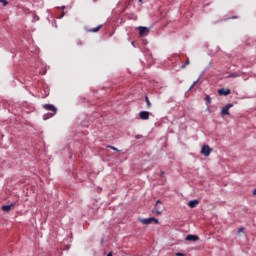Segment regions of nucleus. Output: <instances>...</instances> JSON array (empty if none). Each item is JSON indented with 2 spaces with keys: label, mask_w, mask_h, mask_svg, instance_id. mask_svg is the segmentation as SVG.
I'll use <instances>...</instances> for the list:
<instances>
[{
  "label": "nucleus",
  "mask_w": 256,
  "mask_h": 256,
  "mask_svg": "<svg viewBox=\"0 0 256 256\" xmlns=\"http://www.w3.org/2000/svg\"><path fill=\"white\" fill-rule=\"evenodd\" d=\"M139 117L140 119H142L143 121H147V119H149V112L147 111H141L139 113Z\"/></svg>",
  "instance_id": "obj_8"
},
{
  "label": "nucleus",
  "mask_w": 256,
  "mask_h": 256,
  "mask_svg": "<svg viewBox=\"0 0 256 256\" xmlns=\"http://www.w3.org/2000/svg\"><path fill=\"white\" fill-rule=\"evenodd\" d=\"M0 3H2L3 7H7V5H9L7 0H0Z\"/></svg>",
  "instance_id": "obj_17"
},
{
  "label": "nucleus",
  "mask_w": 256,
  "mask_h": 256,
  "mask_svg": "<svg viewBox=\"0 0 256 256\" xmlns=\"http://www.w3.org/2000/svg\"><path fill=\"white\" fill-rule=\"evenodd\" d=\"M189 63L191 62L189 61V58H187L186 62L181 66V69H185Z\"/></svg>",
  "instance_id": "obj_16"
},
{
  "label": "nucleus",
  "mask_w": 256,
  "mask_h": 256,
  "mask_svg": "<svg viewBox=\"0 0 256 256\" xmlns=\"http://www.w3.org/2000/svg\"><path fill=\"white\" fill-rule=\"evenodd\" d=\"M138 31H139L140 35H142V36L147 35V33H149V28L140 26V27H138Z\"/></svg>",
  "instance_id": "obj_9"
},
{
  "label": "nucleus",
  "mask_w": 256,
  "mask_h": 256,
  "mask_svg": "<svg viewBox=\"0 0 256 256\" xmlns=\"http://www.w3.org/2000/svg\"><path fill=\"white\" fill-rule=\"evenodd\" d=\"M243 231H245V228H243V227L239 228V229H238V235H239L240 233H243Z\"/></svg>",
  "instance_id": "obj_19"
},
{
  "label": "nucleus",
  "mask_w": 256,
  "mask_h": 256,
  "mask_svg": "<svg viewBox=\"0 0 256 256\" xmlns=\"http://www.w3.org/2000/svg\"><path fill=\"white\" fill-rule=\"evenodd\" d=\"M228 77H229V78L241 77V74H240V73H237V72H234V73H231Z\"/></svg>",
  "instance_id": "obj_14"
},
{
  "label": "nucleus",
  "mask_w": 256,
  "mask_h": 256,
  "mask_svg": "<svg viewBox=\"0 0 256 256\" xmlns=\"http://www.w3.org/2000/svg\"><path fill=\"white\" fill-rule=\"evenodd\" d=\"M44 119L47 120V119H49V117H46V116L44 115Z\"/></svg>",
  "instance_id": "obj_25"
},
{
  "label": "nucleus",
  "mask_w": 256,
  "mask_h": 256,
  "mask_svg": "<svg viewBox=\"0 0 256 256\" xmlns=\"http://www.w3.org/2000/svg\"><path fill=\"white\" fill-rule=\"evenodd\" d=\"M218 95H221V96L231 95V90L230 89H225V88L219 89L218 90Z\"/></svg>",
  "instance_id": "obj_7"
},
{
  "label": "nucleus",
  "mask_w": 256,
  "mask_h": 256,
  "mask_svg": "<svg viewBox=\"0 0 256 256\" xmlns=\"http://www.w3.org/2000/svg\"><path fill=\"white\" fill-rule=\"evenodd\" d=\"M43 109H46V111L52 112L49 114L50 117H53L55 115V113H57V108H55V106L53 104H44Z\"/></svg>",
  "instance_id": "obj_3"
},
{
  "label": "nucleus",
  "mask_w": 256,
  "mask_h": 256,
  "mask_svg": "<svg viewBox=\"0 0 256 256\" xmlns=\"http://www.w3.org/2000/svg\"><path fill=\"white\" fill-rule=\"evenodd\" d=\"M253 195H256V188H255L254 191H253Z\"/></svg>",
  "instance_id": "obj_24"
},
{
  "label": "nucleus",
  "mask_w": 256,
  "mask_h": 256,
  "mask_svg": "<svg viewBox=\"0 0 256 256\" xmlns=\"http://www.w3.org/2000/svg\"><path fill=\"white\" fill-rule=\"evenodd\" d=\"M176 256H185V253L177 252Z\"/></svg>",
  "instance_id": "obj_21"
},
{
  "label": "nucleus",
  "mask_w": 256,
  "mask_h": 256,
  "mask_svg": "<svg viewBox=\"0 0 256 256\" xmlns=\"http://www.w3.org/2000/svg\"><path fill=\"white\" fill-rule=\"evenodd\" d=\"M12 209H15V203L2 206V211H4L5 213H9V211H11Z\"/></svg>",
  "instance_id": "obj_6"
},
{
  "label": "nucleus",
  "mask_w": 256,
  "mask_h": 256,
  "mask_svg": "<svg viewBox=\"0 0 256 256\" xmlns=\"http://www.w3.org/2000/svg\"><path fill=\"white\" fill-rule=\"evenodd\" d=\"M140 1V3H141V0H139Z\"/></svg>",
  "instance_id": "obj_27"
},
{
  "label": "nucleus",
  "mask_w": 256,
  "mask_h": 256,
  "mask_svg": "<svg viewBox=\"0 0 256 256\" xmlns=\"http://www.w3.org/2000/svg\"><path fill=\"white\" fill-rule=\"evenodd\" d=\"M139 221L143 225H151V223H155L156 225L159 224V220H157L155 217L143 218L140 219Z\"/></svg>",
  "instance_id": "obj_2"
},
{
  "label": "nucleus",
  "mask_w": 256,
  "mask_h": 256,
  "mask_svg": "<svg viewBox=\"0 0 256 256\" xmlns=\"http://www.w3.org/2000/svg\"><path fill=\"white\" fill-rule=\"evenodd\" d=\"M110 149H113V151H118L119 152V149L115 148L114 146H108Z\"/></svg>",
  "instance_id": "obj_20"
},
{
  "label": "nucleus",
  "mask_w": 256,
  "mask_h": 256,
  "mask_svg": "<svg viewBox=\"0 0 256 256\" xmlns=\"http://www.w3.org/2000/svg\"><path fill=\"white\" fill-rule=\"evenodd\" d=\"M197 83H199V80H196L190 87V89H193V87H195L197 85Z\"/></svg>",
  "instance_id": "obj_18"
},
{
  "label": "nucleus",
  "mask_w": 256,
  "mask_h": 256,
  "mask_svg": "<svg viewBox=\"0 0 256 256\" xmlns=\"http://www.w3.org/2000/svg\"><path fill=\"white\" fill-rule=\"evenodd\" d=\"M205 102H206V105L207 107H209V105H211V96L209 95H206V97L204 98Z\"/></svg>",
  "instance_id": "obj_13"
},
{
  "label": "nucleus",
  "mask_w": 256,
  "mask_h": 256,
  "mask_svg": "<svg viewBox=\"0 0 256 256\" xmlns=\"http://www.w3.org/2000/svg\"><path fill=\"white\" fill-rule=\"evenodd\" d=\"M102 27H103V25H99V26H97V27H95V28H92V29H90V30H88L90 33H97L99 30H101L102 29Z\"/></svg>",
  "instance_id": "obj_12"
},
{
  "label": "nucleus",
  "mask_w": 256,
  "mask_h": 256,
  "mask_svg": "<svg viewBox=\"0 0 256 256\" xmlns=\"http://www.w3.org/2000/svg\"><path fill=\"white\" fill-rule=\"evenodd\" d=\"M199 205V200H191L188 202V207H190V209H195V207H197Z\"/></svg>",
  "instance_id": "obj_10"
},
{
  "label": "nucleus",
  "mask_w": 256,
  "mask_h": 256,
  "mask_svg": "<svg viewBox=\"0 0 256 256\" xmlns=\"http://www.w3.org/2000/svg\"><path fill=\"white\" fill-rule=\"evenodd\" d=\"M107 256H113V252H109Z\"/></svg>",
  "instance_id": "obj_23"
},
{
  "label": "nucleus",
  "mask_w": 256,
  "mask_h": 256,
  "mask_svg": "<svg viewBox=\"0 0 256 256\" xmlns=\"http://www.w3.org/2000/svg\"><path fill=\"white\" fill-rule=\"evenodd\" d=\"M213 151V149H211V147H209L208 145H204L201 149V153L202 155H204L205 157H209L211 155V152Z\"/></svg>",
  "instance_id": "obj_4"
},
{
  "label": "nucleus",
  "mask_w": 256,
  "mask_h": 256,
  "mask_svg": "<svg viewBox=\"0 0 256 256\" xmlns=\"http://www.w3.org/2000/svg\"><path fill=\"white\" fill-rule=\"evenodd\" d=\"M132 45H135V42H132Z\"/></svg>",
  "instance_id": "obj_26"
},
{
  "label": "nucleus",
  "mask_w": 256,
  "mask_h": 256,
  "mask_svg": "<svg viewBox=\"0 0 256 256\" xmlns=\"http://www.w3.org/2000/svg\"><path fill=\"white\" fill-rule=\"evenodd\" d=\"M34 21H39V16L34 15Z\"/></svg>",
  "instance_id": "obj_22"
},
{
  "label": "nucleus",
  "mask_w": 256,
  "mask_h": 256,
  "mask_svg": "<svg viewBox=\"0 0 256 256\" xmlns=\"http://www.w3.org/2000/svg\"><path fill=\"white\" fill-rule=\"evenodd\" d=\"M164 210L165 207L163 206V202H161V200H157L154 205V209L152 210V213H156V215H161Z\"/></svg>",
  "instance_id": "obj_1"
},
{
  "label": "nucleus",
  "mask_w": 256,
  "mask_h": 256,
  "mask_svg": "<svg viewBox=\"0 0 256 256\" xmlns=\"http://www.w3.org/2000/svg\"><path fill=\"white\" fill-rule=\"evenodd\" d=\"M145 101H146L147 108L151 109V101L149 100L148 96L145 97Z\"/></svg>",
  "instance_id": "obj_15"
},
{
  "label": "nucleus",
  "mask_w": 256,
  "mask_h": 256,
  "mask_svg": "<svg viewBox=\"0 0 256 256\" xmlns=\"http://www.w3.org/2000/svg\"><path fill=\"white\" fill-rule=\"evenodd\" d=\"M186 241H199V237L197 235L189 234L186 236Z\"/></svg>",
  "instance_id": "obj_11"
},
{
  "label": "nucleus",
  "mask_w": 256,
  "mask_h": 256,
  "mask_svg": "<svg viewBox=\"0 0 256 256\" xmlns=\"http://www.w3.org/2000/svg\"><path fill=\"white\" fill-rule=\"evenodd\" d=\"M231 107H233V104H226L221 110V115H230L229 110L231 109Z\"/></svg>",
  "instance_id": "obj_5"
}]
</instances>
